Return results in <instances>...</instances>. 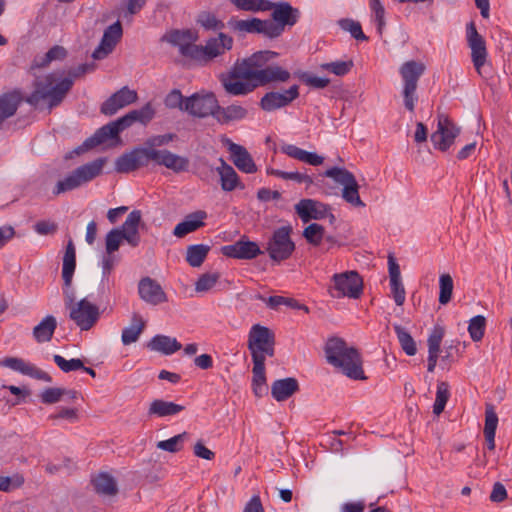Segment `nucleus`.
<instances>
[{
  "label": "nucleus",
  "mask_w": 512,
  "mask_h": 512,
  "mask_svg": "<svg viewBox=\"0 0 512 512\" xmlns=\"http://www.w3.org/2000/svg\"><path fill=\"white\" fill-rule=\"evenodd\" d=\"M278 56L277 52L262 50L237 60L226 74L220 76L223 88L230 95L246 96L259 87L288 82L291 73L273 64Z\"/></svg>",
  "instance_id": "obj_1"
},
{
  "label": "nucleus",
  "mask_w": 512,
  "mask_h": 512,
  "mask_svg": "<svg viewBox=\"0 0 512 512\" xmlns=\"http://www.w3.org/2000/svg\"><path fill=\"white\" fill-rule=\"evenodd\" d=\"M198 38L197 34L190 29L172 30L166 35L167 41L179 46V52L182 56L206 64L214 58L221 56L225 51L233 47V38L223 32H219L217 38H210L204 46L196 45L192 42Z\"/></svg>",
  "instance_id": "obj_2"
},
{
  "label": "nucleus",
  "mask_w": 512,
  "mask_h": 512,
  "mask_svg": "<svg viewBox=\"0 0 512 512\" xmlns=\"http://www.w3.org/2000/svg\"><path fill=\"white\" fill-rule=\"evenodd\" d=\"M95 63H84L69 71V76L60 79L57 73H49L43 77H37L33 82V92L26 97L25 101L37 106L40 102H47L48 108L58 106L73 86V79L93 72Z\"/></svg>",
  "instance_id": "obj_3"
},
{
  "label": "nucleus",
  "mask_w": 512,
  "mask_h": 512,
  "mask_svg": "<svg viewBox=\"0 0 512 512\" xmlns=\"http://www.w3.org/2000/svg\"><path fill=\"white\" fill-rule=\"evenodd\" d=\"M325 354L329 364L338 368L344 375L352 379H363L362 362L358 351L348 347L341 338H331L327 341Z\"/></svg>",
  "instance_id": "obj_4"
},
{
  "label": "nucleus",
  "mask_w": 512,
  "mask_h": 512,
  "mask_svg": "<svg viewBox=\"0 0 512 512\" xmlns=\"http://www.w3.org/2000/svg\"><path fill=\"white\" fill-rule=\"evenodd\" d=\"M106 161V158L101 157L79 166L64 179L57 182L52 191L53 195L58 196L93 180L102 173Z\"/></svg>",
  "instance_id": "obj_5"
},
{
  "label": "nucleus",
  "mask_w": 512,
  "mask_h": 512,
  "mask_svg": "<svg viewBox=\"0 0 512 512\" xmlns=\"http://www.w3.org/2000/svg\"><path fill=\"white\" fill-rule=\"evenodd\" d=\"M425 70V64L415 60L405 62L399 68V73L403 82L402 96L404 106L410 112H414L415 103L418 100V96L416 94L417 84Z\"/></svg>",
  "instance_id": "obj_6"
},
{
  "label": "nucleus",
  "mask_w": 512,
  "mask_h": 512,
  "mask_svg": "<svg viewBox=\"0 0 512 512\" xmlns=\"http://www.w3.org/2000/svg\"><path fill=\"white\" fill-rule=\"evenodd\" d=\"M272 19L265 20L268 30V38L274 39L282 35L286 26H294L299 18L300 11L285 1L277 2V6L271 13Z\"/></svg>",
  "instance_id": "obj_7"
},
{
  "label": "nucleus",
  "mask_w": 512,
  "mask_h": 512,
  "mask_svg": "<svg viewBox=\"0 0 512 512\" xmlns=\"http://www.w3.org/2000/svg\"><path fill=\"white\" fill-rule=\"evenodd\" d=\"M292 227L281 226L274 230L267 242L266 251L275 262H282L291 257L295 251V243L291 239Z\"/></svg>",
  "instance_id": "obj_8"
},
{
  "label": "nucleus",
  "mask_w": 512,
  "mask_h": 512,
  "mask_svg": "<svg viewBox=\"0 0 512 512\" xmlns=\"http://www.w3.org/2000/svg\"><path fill=\"white\" fill-rule=\"evenodd\" d=\"M275 336L274 333L265 326L255 324L252 326L248 335V349L252 360L254 357L265 360L266 356H274Z\"/></svg>",
  "instance_id": "obj_9"
},
{
  "label": "nucleus",
  "mask_w": 512,
  "mask_h": 512,
  "mask_svg": "<svg viewBox=\"0 0 512 512\" xmlns=\"http://www.w3.org/2000/svg\"><path fill=\"white\" fill-rule=\"evenodd\" d=\"M132 116L129 113L118 118L115 121H111L106 125L100 127L96 132L83 142L85 149H92L100 144H103L108 139L116 138L119 133L129 128L133 124Z\"/></svg>",
  "instance_id": "obj_10"
},
{
  "label": "nucleus",
  "mask_w": 512,
  "mask_h": 512,
  "mask_svg": "<svg viewBox=\"0 0 512 512\" xmlns=\"http://www.w3.org/2000/svg\"><path fill=\"white\" fill-rule=\"evenodd\" d=\"M184 111L193 117L206 118L212 116L215 119L218 108V100L213 93H194L185 98Z\"/></svg>",
  "instance_id": "obj_11"
},
{
  "label": "nucleus",
  "mask_w": 512,
  "mask_h": 512,
  "mask_svg": "<svg viewBox=\"0 0 512 512\" xmlns=\"http://www.w3.org/2000/svg\"><path fill=\"white\" fill-rule=\"evenodd\" d=\"M69 318L82 330L88 331L98 322L100 318L99 307L86 298L77 301L69 309Z\"/></svg>",
  "instance_id": "obj_12"
},
{
  "label": "nucleus",
  "mask_w": 512,
  "mask_h": 512,
  "mask_svg": "<svg viewBox=\"0 0 512 512\" xmlns=\"http://www.w3.org/2000/svg\"><path fill=\"white\" fill-rule=\"evenodd\" d=\"M466 37L469 48L471 49V59L473 65L480 76H483V68L487 62V49L484 38L478 33L474 22L466 26Z\"/></svg>",
  "instance_id": "obj_13"
},
{
  "label": "nucleus",
  "mask_w": 512,
  "mask_h": 512,
  "mask_svg": "<svg viewBox=\"0 0 512 512\" xmlns=\"http://www.w3.org/2000/svg\"><path fill=\"white\" fill-rule=\"evenodd\" d=\"M387 264L389 297L393 299L397 306L401 307L406 300V288L400 265L392 253H389L387 256Z\"/></svg>",
  "instance_id": "obj_14"
},
{
  "label": "nucleus",
  "mask_w": 512,
  "mask_h": 512,
  "mask_svg": "<svg viewBox=\"0 0 512 512\" xmlns=\"http://www.w3.org/2000/svg\"><path fill=\"white\" fill-rule=\"evenodd\" d=\"M299 97V85L293 84L284 91H269L265 93L259 101L260 108L265 112L289 106Z\"/></svg>",
  "instance_id": "obj_15"
},
{
  "label": "nucleus",
  "mask_w": 512,
  "mask_h": 512,
  "mask_svg": "<svg viewBox=\"0 0 512 512\" xmlns=\"http://www.w3.org/2000/svg\"><path fill=\"white\" fill-rule=\"evenodd\" d=\"M334 297L358 298L362 293L363 282L359 274L355 271H349L333 276Z\"/></svg>",
  "instance_id": "obj_16"
},
{
  "label": "nucleus",
  "mask_w": 512,
  "mask_h": 512,
  "mask_svg": "<svg viewBox=\"0 0 512 512\" xmlns=\"http://www.w3.org/2000/svg\"><path fill=\"white\" fill-rule=\"evenodd\" d=\"M460 130L455 124L445 116H439L437 130L432 133L431 141L434 147L441 151H446L458 136Z\"/></svg>",
  "instance_id": "obj_17"
},
{
  "label": "nucleus",
  "mask_w": 512,
  "mask_h": 512,
  "mask_svg": "<svg viewBox=\"0 0 512 512\" xmlns=\"http://www.w3.org/2000/svg\"><path fill=\"white\" fill-rule=\"evenodd\" d=\"M221 252L226 257L245 260L254 259L263 253L256 242L250 241L245 237H242L233 244L223 246Z\"/></svg>",
  "instance_id": "obj_18"
},
{
  "label": "nucleus",
  "mask_w": 512,
  "mask_h": 512,
  "mask_svg": "<svg viewBox=\"0 0 512 512\" xmlns=\"http://www.w3.org/2000/svg\"><path fill=\"white\" fill-rule=\"evenodd\" d=\"M122 34L123 30L120 21H116L108 26L103 33L100 44L93 51L92 58L95 60H101L107 57L120 41Z\"/></svg>",
  "instance_id": "obj_19"
},
{
  "label": "nucleus",
  "mask_w": 512,
  "mask_h": 512,
  "mask_svg": "<svg viewBox=\"0 0 512 512\" xmlns=\"http://www.w3.org/2000/svg\"><path fill=\"white\" fill-rule=\"evenodd\" d=\"M295 211L304 223L310 220H320L328 215L331 220L334 215L329 212V207L313 199H302L295 205Z\"/></svg>",
  "instance_id": "obj_20"
},
{
  "label": "nucleus",
  "mask_w": 512,
  "mask_h": 512,
  "mask_svg": "<svg viewBox=\"0 0 512 512\" xmlns=\"http://www.w3.org/2000/svg\"><path fill=\"white\" fill-rule=\"evenodd\" d=\"M138 294L141 300L153 306L167 301V295L161 285L150 277H144L139 281Z\"/></svg>",
  "instance_id": "obj_21"
},
{
  "label": "nucleus",
  "mask_w": 512,
  "mask_h": 512,
  "mask_svg": "<svg viewBox=\"0 0 512 512\" xmlns=\"http://www.w3.org/2000/svg\"><path fill=\"white\" fill-rule=\"evenodd\" d=\"M136 100V91L130 90L125 86L116 91L106 101H104L101 105L100 111L104 115L112 116L117 113L119 109L134 103Z\"/></svg>",
  "instance_id": "obj_22"
},
{
  "label": "nucleus",
  "mask_w": 512,
  "mask_h": 512,
  "mask_svg": "<svg viewBox=\"0 0 512 512\" xmlns=\"http://www.w3.org/2000/svg\"><path fill=\"white\" fill-rule=\"evenodd\" d=\"M0 366L10 368L13 371H17L23 375L37 380L52 382V378L47 372L39 369L34 364L26 362L21 358L6 357L0 361Z\"/></svg>",
  "instance_id": "obj_23"
},
{
  "label": "nucleus",
  "mask_w": 512,
  "mask_h": 512,
  "mask_svg": "<svg viewBox=\"0 0 512 512\" xmlns=\"http://www.w3.org/2000/svg\"><path fill=\"white\" fill-rule=\"evenodd\" d=\"M227 148L231 154L234 165L242 172L252 174L257 171L256 164L247 149L239 144L226 139Z\"/></svg>",
  "instance_id": "obj_24"
},
{
  "label": "nucleus",
  "mask_w": 512,
  "mask_h": 512,
  "mask_svg": "<svg viewBox=\"0 0 512 512\" xmlns=\"http://www.w3.org/2000/svg\"><path fill=\"white\" fill-rule=\"evenodd\" d=\"M142 214L140 210L131 211L125 222L120 228V234L123 235L124 241H126L131 247H137L140 244L139 225L141 222Z\"/></svg>",
  "instance_id": "obj_25"
},
{
  "label": "nucleus",
  "mask_w": 512,
  "mask_h": 512,
  "mask_svg": "<svg viewBox=\"0 0 512 512\" xmlns=\"http://www.w3.org/2000/svg\"><path fill=\"white\" fill-rule=\"evenodd\" d=\"M207 218V213L203 210H198L188 214L184 220L178 223L174 230L173 235L178 238H183L187 234L196 231L205 225L204 220Z\"/></svg>",
  "instance_id": "obj_26"
},
{
  "label": "nucleus",
  "mask_w": 512,
  "mask_h": 512,
  "mask_svg": "<svg viewBox=\"0 0 512 512\" xmlns=\"http://www.w3.org/2000/svg\"><path fill=\"white\" fill-rule=\"evenodd\" d=\"M145 166L142 148H135L124 153L115 161V170L118 173H129Z\"/></svg>",
  "instance_id": "obj_27"
},
{
  "label": "nucleus",
  "mask_w": 512,
  "mask_h": 512,
  "mask_svg": "<svg viewBox=\"0 0 512 512\" xmlns=\"http://www.w3.org/2000/svg\"><path fill=\"white\" fill-rule=\"evenodd\" d=\"M227 25L230 29L240 33H258L268 37V28L266 21L259 18H251L246 20H238L231 18Z\"/></svg>",
  "instance_id": "obj_28"
},
{
  "label": "nucleus",
  "mask_w": 512,
  "mask_h": 512,
  "mask_svg": "<svg viewBox=\"0 0 512 512\" xmlns=\"http://www.w3.org/2000/svg\"><path fill=\"white\" fill-rule=\"evenodd\" d=\"M298 390L299 383L297 379L293 377L278 379L274 381L271 386L272 397L278 402L287 400Z\"/></svg>",
  "instance_id": "obj_29"
},
{
  "label": "nucleus",
  "mask_w": 512,
  "mask_h": 512,
  "mask_svg": "<svg viewBox=\"0 0 512 512\" xmlns=\"http://www.w3.org/2000/svg\"><path fill=\"white\" fill-rule=\"evenodd\" d=\"M147 347L151 351L160 352L164 355H172L182 348L176 338L167 335L158 334L151 338Z\"/></svg>",
  "instance_id": "obj_30"
},
{
  "label": "nucleus",
  "mask_w": 512,
  "mask_h": 512,
  "mask_svg": "<svg viewBox=\"0 0 512 512\" xmlns=\"http://www.w3.org/2000/svg\"><path fill=\"white\" fill-rule=\"evenodd\" d=\"M252 362V390L255 396L260 398L263 395H266L268 391L267 380L265 375V360H261L260 358H257V356H255Z\"/></svg>",
  "instance_id": "obj_31"
},
{
  "label": "nucleus",
  "mask_w": 512,
  "mask_h": 512,
  "mask_svg": "<svg viewBox=\"0 0 512 512\" xmlns=\"http://www.w3.org/2000/svg\"><path fill=\"white\" fill-rule=\"evenodd\" d=\"M281 152L293 159L299 160L312 166H319L324 161L322 156L314 152L301 149L293 144H283L281 146Z\"/></svg>",
  "instance_id": "obj_32"
},
{
  "label": "nucleus",
  "mask_w": 512,
  "mask_h": 512,
  "mask_svg": "<svg viewBox=\"0 0 512 512\" xmlns=\"http://www.w3.org/2000/svg\"><path fill=\"white\" fill-rule=\"evenodd\" d=\"M22 102V96L19 91H12L4 93L0 96V123L7 118L12 117L20 103Z\"/></svg>",
  "instance_id": "obj_33"
},
{
  "label": "nucleus",
  "mask_w": 512,
  "mask_h": 512,
  "mask_svg": "<svg viewBox=\"0 0 512 512\" xmlns=\"http://www.w3.org/2000/svg\"><path fill=\"white\" fill-rule=\"evenodd\" d=\"M185 409L183 405L174 402L155 399L150 403L148 409L149 416L167 417L179 414Z\"/></svg>",
  "instance_id": "obj_34"
},
{
  "label": "nucleus",
  "mask_w": 512,
  "mask_h": 512,
  "mask_svg": "<svg viewBox=\"0 0 512 512\" xmlns=\"http://www.w3.org/2000/svg\"><path fill=\"white\" fill-rule=\"evenodd\" d=\"M57 328L56 318L52 315L44 317L39 324L33 328V337L38 343L49 342Z\"/></svg>",
  "instance_id": "obj_35"
},
{
  "label": "nucleus",
  "mask_w": 512,
  "mask_h": 512,
  "mask_svg": "<svg viewBox=\"0 0 512 512\" xmlns=\"http://www.w3.org/2000/svg\"><path fill=\"white\" fill-rule=\"evenodd\" d=\"M248 111L241 105H229L227 107H221L218 104L216 110L215 119L220 124H227L231 121H238L246 118Z\"/></svg>",
  "instance_id": "obj_36"
},
{
  "label": "nucleus",
  "mask_w": 512,
  "mask_h": 512,
  "mask_svg": "<svg viewBox=\"0 0 512 512\" xmlns=\"http://www.w3.org/2000/svg\"><path fill=\"white\" fill-rule=\"evenodd\" d=\"M221 165L216 168L220 175L221 188L224 191H233L240 185L239 177L232 166L227 164L224 159H219Z\"/></svg>",
  "instance_id": "obj_37"
},
{
  "label": "nucleus",
  "mask_w": 512,
  "mask_h": 512,
  "mask_svg": "<svg viewBox=\"0 0 512 512\" xmlns=\"http://www.w3.org/2000/svg\"><path fill=\"white\" fill-rule=\"evenodd\" d=\"M95 491L98 494L114 496L118 492L115 479L108 473H100L92 480Z\"/></svg>",
  "instance_id": "obj_38"
},
{
  "label": "nucleus",
  "mask_w": 512,
  "mask_h": 512,
  "mask_svg": "<svg viewBox=\"0 0 512 512\" xmlns=\"http://www.w3.org/2000/svg\"><path fill=\"white\" fill-rule=\"evenodd\" d=\"M145 327L142 317L136 313L132 316V323L122 331L121 340L124 345H129L138 340Z\"/></svg>",
  "instance_id": "obj_39"
},
{
  "label": "nucleus",
  "mask_w": 512,
  "mask_h": 512,
  "mask_svg": "<svg viewBox=\"0 0 512 512\" xmlns=\"http://www.w3.org/2000/svg\"><path fill=\"white\" fill-rule=\"evenodd\" d=\"M210 247L204 244H195L187 247L186 261L191 267H199L205 261Z\"/></svg>",
  "instance_id": "obj_40"
},
{
  "label": "nucleus",
  "mask_w": 512,
  "mask_h": 512,
  "mask_svg": "<svg viewBox=\"0 0 512 512\" xmlns=\"http://www.w3.org/2000/svg\"><path fill=\"white\" fill-rule=\"evenodd\" d=\"M162 166L176 173L184 172L188 170L189 160L186 157L179 156L167 150L165 157L162 159Z\"/></svg>",
  "instance_id": "obj_41"
},
{
  "label": "nucleus",
  "mask_w": 512,
  "mask_h": 512,
  "mask_svg": "<svg viewBox=\"0 0 512 512\" xmlns=\"http://www.w3.org/2000/svg\"><path fill=\"white\" fill-rule=\"evenodd\" d=\"M267 173L282 178L284 180H293L297 183H304L306 184L307 187L311 186L314 183L311 176L297 171L286 172L279 169L270 168L267 169Z\"/></svg>",
  "instance_id": "obj_42"
},
{
  "label": "nucleus",
  "mask_w": 512,
  "mask_h": 512,
  "mask_svg": "<svg viewBox=\"0 0 512 512\" xmlns=\"http://www.w3.org/2000/svg\"><path fill=\"white\" fill-rule=\"evenodd\" d=\"M322 176L332 179L343 187L347 184H352L355 178V176L347 169L336 166L327 169Z\"/></svg>",
  "instance_id": "obj_43"
},
{
  "label": "nucleus",
  "mask_w": 512,
  "mask_h": 512,
  "mask_svg": "<svg viewBox=\"0 0 512 512\" xmlns=\"http://www.w3.org/2000/svg\"><path fill=\"white\" fill-rule=\"evenodd\" d=\"M266 304L269 308L271 309H276L278 308L280 305H286L288 307H291L293 309H298V310H303L305 311L306 313L309 312V309L306 305L304 304H301L299 303L296 299L294 298H289V297H283V296H270L267 301H266Z\"/></svg>",
  "instance_id": "obj_44"
},
{
  "label": "nucleus",
  "mask_w": 512,
  "mask_h": 512,
  "mask_svg": "<svg viewBox=\"0 0 512 512\" xmlns=\"http://www.w3.org/2000/svg\"><path fill=\"white\" fill-rule=\"evenodd\" d=\"M395 331L403 351L409 356L415 355L417 352L416 343L412 336L410 335V333L407 332L406 329L398 325L395 326Z\"/></svg>",
  "instance_id": "obj_45"
},
{
  "label": "nucleus",
  "mask_w": 512,
  "mask_h": 512,
  "mask_svg": "<svg viewBox=\"0 0 512 512\" xmlns=\"http://www.w3.org/2000/svg\"><path fill=\"white\" fill-rule=\"evenodd\" d=\"M450 392L449 385L446 382H439L437 385L436 391V399L433 405V413L435 415H440L446 406L447 401L449 400Z\"/></svg>",
  "instance_id": "obj_46"
},
{
  "label": "nucleus",
  "mask_w": 512,
  "mask_h": 512,
  "mask_svg": "<svg viewBox=\"0 0 512 512\" xmlns=\"http://www.w3.org/2000/svg\"><path fill=\"white\" fill-rule=\"evenodd\" d=\"M439 303L446 305L450 302L453 293V279L450 274H442L439 278Z\"/></svg>",
  "instance_id": "obj_47"
},
{
  "label": "nucleus",
  "mask_w": 512,
  "mask_h": 512,
  "mask_svg": "<svg viewBox=\"0 0 512 512\" xmlns=\"http://www.w3.org/2000/svg\"><path fill=\"white\" fill-rule=\"evenodd\" d=\"M325 229L322 225L317 223H311L307 227H305L303 231V236L307 240L308 243L318 246L324 239Z\"/></svg>",
  "instance_id": "obj_48"
},
{
  "label": "nucleus",
  "mask_w": 512,
  "mask_h": 512,
  "mask_svg": "<svg viewBox=\"0 0 512 512\" xmlns=\"http://www.w3.org/2000/svg\"><path fill=\"white\" fill-rule=\"evenodd\" d=\"M197 23L208 31L222 30L225 27V24L210 12H201L197 17Z\"/></svg>",
  "instance_id": "obj_49"
},
{
  "label": "nucleus",
  "mask_w": 512,
  "mask_h": 512,
  "mask_svg": "<svg viewBox=\"0 0 512 512\" xmlns=\"http://www.w3.org/2000/svg\"><path fill=\"white\" fill-rule=\"evenodd\" d=\"M486 319L482 315H477L469 321L468 332L473 341H480L485 333Z\"/></svg>",
  "instance_id": "obj_50"
},
{
  "label": "nucleus",
  "mask_w": 512,
  "mask_h": 512,
  "mask_svg": "<svg viewBox=\"0 0 512 512\" xmlns=\"http://www.w3.org/2000/svg\"><path fill=\"white\" fill-rule=\"evenodd\" d=\"M353 66H354L353 61L348 60V61H335V62L323 63L320 65V68L322 70H326L330 73H333L336 76H344V75H347L351 71Z\"/></svg>",
  "instance_id": "obj_51"
},
{
  "label": "nucleus",
  "mask_w": 512,
  "mask_h": 512,
  "mask_svg": "<svg viewBox=\"0 0 512 512\" xmlns=\"http://www.w3.org/2000/svg\"><path fill=\"white\" fill-rule=\"evenodd\" d=\"M187 432L175 435L167 440H162L157 443V448L163 451L176 453L182 449V443L187 438Z\"/></svg>",
  "instance_id": "obj_52"
},
{
  "label": "nucleus",
  "mask_w": 512,
  "mask_h": 512,
  "mask_svg": "<svg viewBox=\"0 0 512 512\" xmlns=\"http://www.w3.org/2000/svg\"><path fill=\"white\" fill-rule=\"evenodd\" d=\"M339 27L351 34L353 38L356 40H366L367 37L362 31L361 24L358 21H355L350 18H343L338 21Z\"/></svg>",
  "instance_id": "obj_53"
},
{
  "label": "nucleus",
  "mask_w": 512,
  "mask_h": 512,
  "mask_svg": "<svg viewBox=\"0 0 512 512\" xmlns=\"http://www.w3.org/2000/svg\"><path fill=\"white\" fill-rule=\"evenodd\" d=\"M342 197L346 202L350 203L353 206H364V203L362 202L359 196V185L355 178L352 184H347L343 187Z\"/></svg>",
  "instance_id": "obj_54"
},
{
  "label": "nucleus",
  "mask_w": 512,
  "mask_h": 512,
  "mask_svg": "<svg viewBox=\"0 0 512 512\" xmlns=\"http://www.w3.org/2000/svg\"><path fill=\"white\" fill-rule=\"evenodd\" d=\"M368 5L371 11V20L375 24L377 32L381 34L384 24V8L381 0H368Z\"/></svg>",
  "instance_id": "obj_55"
},
{
  "label": "nucleus",
  "mask_w": 512,
  "mask_h": 512,
  "mask_svg": "<svg viewBox=\"0 0 512 512\" xmlns=\"http://www.w3.org/2000/svg\"><path fill=\"white\" fill-rule=\"evenodd\" d=\"M53 360L55 364L65 373H69L84 368V363L79 358H72L70 360H66L63 356L56 354L53 356Z\"/></svg>",
  "instance_id": "obj_56"
},
{
  "label": "nucleus",
  "mask_w": 512,
  "mask_h": 512,
  "mask_svg": "<svg viewBox=\"0 0 512 512\" xmlns=\"http://www.w3.org/2000/svg\"><path fill=\"white\" fill-rule=\"evenodd\" d=\"M133 122H140L141 124L146 125L149 123L155 116V110L151 103H146L140 109L130 111Z\"/></svg>",
  "instance_id": "obj_57"
},
{
  "label": "nucleus",
  "mask_w": 512,
  "mask_h": 512,
  "mask_svg": "<svg viewBox=\"0 0 512 512\" xmlns=\"http://www.w3.org/2000/svg\"><path fill=\"white\" fill-rule=\"evenodd\" d=\"M445 335L444 327L441 325H435L432 329L427 343H428V352L439 353L440 345Z\"/></svg>",
  "instance_id": "obj_58"
},
{
  "label": "nucleus",
  "mask_w": 512,
  "mask_h": 512,
  "mask_svg": "<svg viewBox=\"0 0 512 512\" xmlns=\"http://www.w3.org/2000/svg\"><path fill=\"white\" fill-rule=\"evenodd\" d=\"M23 475L16 473L12 476H0V491L11 492L24 484Z\"/></svg>",
  "instance_id": "obj_59"
},
{
  "label": "nucleus",
  "mask_w": 512,
  "mask_h": 512,
  "mask_svg": "<svg viewBox=\"0 0 512 512\" xmlns=\"http://www.w3.org/2000/svg\"><path fill=\"white\" fill-rule=\"evenodd\" d=\"M220 275L218 273H204L195 283L196 292H207L218 282Z\"/></svg>",
  "instance_id": "obj_60"
},
{
  "label": "nucleus",
  "mask_w": 512,
  "mask_h": 512,
  "mask_svg": "<svg viewBox=\"0 0 512 512\" xmlns=\"http://www.w3.org/2000/svg\"><path fill=\"white\" fill-rule=\"evenodd\" d=\"M124 240L123 235L120 234V230L117 228H114L110 230L105 237V247H106V253L107 254H113L116 252L121 242Z\"/></svg>",
  "instance_id": "obj_61"
},
{
  "label": "nucleus",
  "mask_w": 512,
  "mask_h": 512,
  "mask_svg": "<svg viewBox=\"0 0 512 512\" xmlns=\"http://www.w3.org/2000/svg\"><path fill=\"white\" fill-rule=\"evenodd\" d=\"M185 98L180 90L173 89L171 92L167 94V96L164 99V104L167 108L170 109H179L181 111H184V105H185Z\"/></svg>",
  "instance_id": "obj_62"
},
{
  "label": "nucleus",
  "mask_w": 512,
  "mask_h": 512,
  "mask_svg": "<svg viewBox=\"0 0 512 512\" xmlns=\"http://www.w3.org/2000/svg\"><path fill=\"white\" fill-rule=\"evenodd\" d=\"M498 416L492 405H487L485 410L484 434H496Z\"/></svg>",
  "instance_id": "obj_63"
},
{
  "label": "nucleus",
  "mask_w": 512,
  "mask_h": 512,
  "mask_svg": "<svg viewBox=\"0 0 512 512\" xmlns=\"http://www.w3.org/2000/svg\"><path fill=\"white\" fill-rule=\"evenodd\" d=\"M64 396V388H47L41 395V401L44 404H55Z\"/></svg>",
  "instance_id": "obj_64"
}]
</instances>
